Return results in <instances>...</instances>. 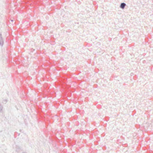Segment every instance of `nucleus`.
<instances>
[{"label": "nucleus", "mask_w": 153, "mask_h": 153, "mask_svg": "<svg viewBox=\"0 0 153 153\" xmlns=\"http://www.w3.org/2000/svg\"><path fill=\"white\" fill-rule=\"evenodd\" d=\"M126 5V4L125 3H122L120 5V7L121 8L123 9L125 8Z\"/></svg>", "instance_id": "2"}, {"label": "nucleus", "mask_w": 153, "mask_h": 153, "mask_svg": "<svg viewBox=\"0 0 153 153\" xmlns=\"http://www.w3.org/2000/svg\"><path fill=\"white\" fill-rule=\"evenodd\" d=\"M4 41L1 36V34L0 33V45L2 46L3 45Z\"/></svg>", "instance_id": "1"}, {"label": "nucleus", "mask_w": 153, "mask_h": 153, "mask_svg": "<svg viewBox=\"0 0 153 153\" xmlns=\"http://www.w3.org/2000/svg\"><path fill=\"white\" fill-rule=\"evenodd\" d=\"M11 21H13V20H11Z\"/></svg>", "instance_id": "5"}, {"label": "nucleus", "mask_w": 153, "mask_h": 153, "mask_svg": "<svg viewBox=\"0 0 153 153\" xmlns=\"http://www.w3.org/2000/svg\"><path fill=\"white\" fill-rule=\"evenodd\" d=\"M3 109L2 105L0 104V112H1Z\"/></svg>", "instance_id": "3"}, {"label": "nucleus", "mask_w": 153, "mask_h": 153, "mask_svg": "<svg viewBox=\"0 0 153 153\" xmlns=\"http://www.w3.org/2000/svg\"><path fill=\"white\" fill-rule=\"evenodd\" d=\"M7 99H4L3 101V103L4 104H6L7 102Z\"/></svg>", "instance_id": "4"}, {"label": "nucleus", "mask_w": 153, "mask_h": 153, "mask_svg": "<svg viewBox=\"0 0 153 153\" xmlns=\"http://www.w3.org/2000/svg\"><path fill=\"white\" fill-rule=\"evenodd\" d=\"M25 153V152H23V153Z\"/></svg>", "instance_id": "6"}]
</instances>
